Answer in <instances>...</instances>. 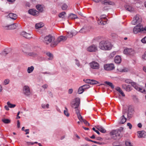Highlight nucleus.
I'll use <instances>...</instances> for the list:
<instances>
[{"instance_id":"obj_46","label":"nucleus","mask_w":146,"mask_h":146,"mask_svg":"<svg viewBox=\"0 0 146 146\" xmlns=\"http://www.w3.org/2000/svg\"><path fill=\"white\" fill-rule=\"evenodd\" d=\"M2 121L5 123H9L10 122V120L8 119H2Z\"/></svg>"},{"instance_id":"obj_60","label":"nucleus","mask_w":146,"mask_h":146,"mask_svg":"<svg viewBox=\"0 0 146 146\" xmlns=\"http://www.w3.org/2000/svg\"><path fill=\"white\" fill-rule=\"evenodd\" d=\"M42 87L44 89H45L47 88L48 87V85L46 84H44L43 85Z\"/></svg>"},{"instance_id":"obj_55","label":"nucleus","mask_w":146,"mask_h":146,"mask_svg":"<svg viewBox=\"0 0 146 146\" xmlns=\"http://www.w3.org/2000/svg\"><path fill=\"white\" fill-rule=\"evenodd\" d=\"M68 7V6L66 4H64L62 7V8L63 10H65L67 9Z\"/></svg>"},{"instance_id":"obj_2","label":"nucleus","mask_w":146,"mask_h":146,"mask_svg":"<svg viewBox=\"0 0 146 146\" xmlns=\"http://www.w3.org/2000/svg\"><path fill=\"white\" fill-rule=\"evenodd\" d=\"M125 82L128 84H131V86L137 91L143 93H146V91L143 87L138 85L134 82H132L130 80L126 79L125 80Z\"/></svg>"},{"instance_id":"obj_16","label":"nucleus","mask_w":146,"mask_h":146,"mask_svg":"<svg viewBox=\"0 0 146 146\" xmlns=\"http://www.w3.org/2000/svg\"><path fill=\"white\" fill-rule=\"evenodd\" d=\"M92 139H94L96 137H90ZM97 139L98 140L101 141H102L101 143L103 144H106L108 143L109 141L108 140L109 139L108 137H96Z\"/></svg>"},{"instance_id":"obj_27","label":"nucleus","mask_w":146,"mask_h":146,"mask_svg":"<svg viewBox=\"0 0 146 146\" xmlns=\"http://www.w3.org/2000/svg\"><path fill=\"white\" fill-rule=\"evenodd\" d=\"M96 129L102 133H105L106 132V129L102 126H97L96 127Z\"/></svg>"},{"instance_id":"obj_21","label":"nucleus","mask_w":146,"mask_h":146,"mask_svg":"<svg viewBox=\"0 0 146 146\" xmlns=\"http://www.w3.org/2000/svg\"><path fill=\"white\" fill-rule=\"evenodd\" d=\"M110 136L113 137L120 136H121L120 134L119 133V132H118L117 130H115L111 131L110 133Z\"/></svg>"},{"instance_id":"obj_3","label":"nucleus","mask_w":146,"mask_h":146,"mask_svg":"<svg viewBox=\"0 0 146 146\" xmlns=\"http://www.w3.org/2000/svg\"><path fill=\"white\" fill-rule=\"evenodd\" d=\"M133 32L134 34L142 32L146 33V27L143 28L142 24L136 25L133 29Z\"/></svg>"},{"instance_id":"obj_12","label":"nucleus","mask_w":146,"mask_h":146,"mask_svg":"<svg viewBox=\"0 0 146 146\" xmlns=\"http://www.w3.org/2000/svg\"><path fill=\"white\" fill-rule=\"evenodd\" d=\"M123 53L126 55H132L135 54V51L131 48H126L124 49Z\"/></svg>"},{"instance_id":"obj_9","label":"nucleus","mask_w":146,"mask_h":146,"mask_svg":"<svg viewBox=\"0 0 146 146\" xmlns=\"http://www.w3.org/2000/svg\"><path fill=\"white\" fill-rule=\"evenodd\" d=\"M23 94L26 96H30L31 94V89L27 85L24 86L23 88Z\"/></svg>"},{"instance_id":"obj_19","label":"nucleus","mask_w":146,"mask_h":146,"mask_svg":"<svg viewBox=\"0 0 146 146\" xmlns=\"http://www.w3.org/2000/svg\"><path fill=\"white\" fill-rule=\"evenodd\" d=\"M106 18V16L105 15H101L100 18L98 19V23L99 24L104 25L106 24V22H103V19H105Z\"/></svg>"},{"instance_id":"obj_33","label":"nucleus","mask_w":146,"mask_h":146,"mask_svg":"<svg viewBox=\"0 0 146 146\" xmlns=\"http://www.w3.org/2000/svg\"><path fill=\"white\" fill-rule=\"evenodd\" d=\"M79 119L81 122L84 123V124H85L86 125H90V124L88 123V122L85 119H83L82 117L81 118H80Z\"/></svg>"},{"instance_id":"obj_52","label":"nucleus","mask_w":146,"mask_h":146,"mask_svg":"<svg viewBox=\"0 0 146 146\" xmlns=\"http://www.w3.org/2000/svg\"><path fill=\"white\" fill-rule=\"evenodd\" d=\"M99 82L97 81L94 80H91L90 84H94L98 83Z\"/></svg>"},{"instance_id":"obj_50","label":"nucleus","mask_w":146,"mask_h":146,"mask_svg":"<svg viewBox=\"0 0 146 146\" xmlns=\"http://www.w3.org/2000/svg\"><path fill=\"white\" fill-rule=\"evenodd\" d=\"M76 112L77 114L78 118L79 119L80 118H81L82 116L80 113L79 110H76Z\"/></svg>"},{"instance_id":"obj_14","label":"nucleus","mask_w":146,"mask_h":146,"mask_svg":"<svg viewBox=\"0 0 146 146\" xmlns=\"http://www.w3.org/2000/svg\"><path fill=\"white\" fill-rule=\"evenodd\" d=\"M18 26L17 24H14L11 25H5L3 26L6 30L13 29H16Z\"/></svg>"},{"instance_id":"obj_49","label":"nucleus","mask_w":146,"mask_h":146,"mask_svg":"<svg viewBox=\"0 0 146 146\" xmlns=\"http://www.w3.org/2000/svg\"><path fill=\"white\" fill-rule=\"evenodd\" d=\"M28 55L30 56H35L37 55V54L35 52H31L29 53Z\"/></svg>"},{"instance_id":"obj_58","label":"nucleus","mask_w":146,"mask_h":146,"mask_svg":"<svg viewBox=\"0 0 146 146\" xmlns=\"http://www.w3.org/2000/svg\"><path fill=\"white\" fill-rule=\"evenodd\" d=\"M92 129L94 131L96 132L99 135L100 133L99 131L98 130V129H96L94 127H93L92 128Z\"/></svg>"},{"instance_id":"obj_6","label":"nucleus","mask_w":146,"mask_h":146,"mask_svg":"<svg viewBox=\"0 0 146 146\" xmlns=\"http://www.w3.org/2000/svg\"><path fill=\"white\" fill-rule=\"evenodd\" d=\"M90 68L94 70H98L100 68V64L95 61H93L89 64Z\"/></svg>"},{"instance_id":"obj_7","label":"nucleus","mask_w":146,"mask_h":146,"mask_svg":"<svg viewBox=\"0 0 146 146\" xmlns=\"http://www.w3.org/2000/svg\"><path fill=\"white\" fill-rule=\"evenodd\" d=\"M55 40V38L53 36L51 35H49L46 36L44 38L43 42L46 44H48L49 43L52 42H54Z\"/></svg>"},{"instance_id":"obj_30","label":"nucleus","mask_w":146,"mask_h":146,"mask_svg":"<svg viewBox=\"0 0 146 146\" xmlns=\"http://www.w3.org/2000/svg\"><path fill=\"white\" fill-rule=\"evenodd\" d=\"M8 16L11 19L15 20L17 18V15L15 14L11 13L9 14Z\"/></svg>"},{"instance_id":"obj_13","label":"nucleus","mask_w":146,"mask_h":146,"mask_svg":"<svg viewBox=\"0 0 146 146\" xmlns=\"http://www.w3.org/2000/svg\"><path fill=\"white\" fill-rule=\"evenodd\" d=\"M126 113H125L124 111H123V115L120 117L118 120V123L119 124H124L126 121L127 119L125 117Z\"/></svg>"},{"instance_id":"obj_38","label":"nucleus","mask_w":146,"mask_h":146,"mask_svg":"<svg viewBox=\"0 0 146 146\" xmlns=\"http://www.w3.org/2000/svg\"><path fill=\"white\" fill-rule=\"evenodd\" d=\"M7 105L8 106L9 108H14L16 106V105L15 104H12L10 103L9 102H7Z\"/></svg>"},{"instance_id":"obj_48","label":"nucleus","mask_w":146,"mask_h":146,"mask_svg":"<svg viewBox=\"0 0 146 146\" xmlns=\"http://www.w3.org/2000/svg\"><path fill=\"white\" fill-rule=\"evenodd\" d=\"M83 88L84 89V90H85L87 89H88L90 87V86L89 85L86 84L83 85L82 86Z\"/></svg>"},{"instance_id":"obj_44","label":"nucleus","mask_w":146,"mask_h":146,"mask_svg":"<svg viewBox=\"0 0 146 146\" xmlns=\"http://www.w3.org/2000/svg\"><path fill=\"white\" fill-rule=\"evenodd\" d=\"M116 54V52L115 51H113L112 52L110 53V54L109 56V57L110 58H112Z\"/></svg>"},{"instance_id":"obj_47","label":"nucleus","mask_w":146,"mask_h":146,"mask_svg":"<svg viewBox=\"0 0 146 146\" xmlns=\"http://www.w3.org/2000/svg\"><path fill=\"white\" fill-rule=\"evenodd\" d=\"M85 139L86 140L89 141H91L92 142H93L94 143H100V142L97 141H94V140H91L88 137H85Z\"/></svg>"},{"instance_id":"obj_8","label":"nucleus","mask_w":146,"mask_h":146,"mask_svg":"<svg viewBox=\"0 0 146 146\" xmlns=\"http://www.w3.org/2000/svg\"><path fill=\"white\" fill-rule=\"evenodd\" d=\"M80 99L78 98H75L71 102V107L75 109L77 108L79 106Z\"/></svg>"},{"instance_id":"obj_53","label":"nucleus","mask_w":146,"mask_h":146,"mask_svg":"<svg viewBox=\"0 0 146 146\" xmlns=\"http://www.w3.org/2000/svg\"><path fill=\"white\" fill-rule=\"evenodd\" d=\"M72 35H71L70 36H69L70 37H72L73 36L75 35H76L77 34V32L76 31H75L73 30L72 31Z\"/></svg>"},{"instance_id":"obj_42","label":"nucleus","mask_w":146,"mask_h":146,"mask_svg":"<svg viewBox=\"0 0 146 146\" xmlns=\"http://www.w3.org/2000/svg\"><path fill=\"white\" fill-rule=\"evenodd\" d=\"M47 56L49 57L48 59L50 60H52L53 58V56L52 55L50 52H48L46 53Z\"/></svg>"},{"instance_id":"obj_57","label":"nucleus","mask_w":146,"mask_h":146,"mask_svg":"<svg viewBox=\"0 0 146 146\" xmlns=\"http://www.w3.org/2000/svg\"><path fill=\"white\" fill-rule=\"evenodd\" d=\"M86 29L85 28H83L80 31V32L81 33H84L86 32Z\"/></svg>"},{"instance_id":"obj_17","label":"nucleus","mask_w":146,"mask_h":146,"mask_svg":"<svg viewBox=\"0 0 146 146\" xmlns=\"http://www.w3.org/2000/svg\"><path fill=\"white\" fill-rule=\"evenodd\" d=\"M36 8L38 10L39 13H42L43 12L44 9V7L43 5L41 4H38L36 5Z\"/></svg>"},{"instance_id":"obj_15","label":"nucleus","mask_w":146,"mask_h":146,"mask_svg":"<svg viewBox=\"0 0 146 146\" xmlns=\"http://www.w3.org/2000/svg\"><path fill=\"white\" fill-rule=\"evenodd\" d=\"M28 13L31 15L35 16L38 15L39 14L38 11L34 9H29L28 11Z\"/></svg>"},{"instance_id":"obj_5","label":"nucleus","mask_w":146,"mask_h":146,"mask_svg":"<svg viewBox=\"0 0 146 146\" xmlns=\"http://www.w3.org/2000/svg\"><path fill=\"white\" fill-rule=\"evenodd\" d=\"M142 19L140 16L138 15H135L131 21V23L133 25H139L141 24Z\"/></svg>"},{"instance_id":"obj_18","label":"nucleus","mask_w":146,"mask_h":146,"mask_svg":"<svg viewBox=\"0 0 146 146\" xmlns=\"http://www.w3.org/2000/svg\"><path fill=\"white\" fill-rule=\"evenodd\" d=\"M21 35L25 38L30 39L32 37V34L28 33L25 32H23L21 33Z\"/></svg>"},{"instance_id":"obj_22","label":"nucleus","mask_w":146,"mask_h":146,"mask_svg":"<svg viewBox=\"0 0 146 146\" xmlns=\"http://www.w3.org/2000/svg\"><path fill=\"white\" fill-rule=\"evenodd\" d=\"M121 59L120 56L117 55L115 56L114 58V62L115 63L119 64L121 62Z\"/></svg>"},{"instance_id":"obj_54","label":"nucleus","mask_w":146,"mask_h":146,"mask_svg":"<svg viewBox=\"0 0 146 146\" xmlns=\"http://www.w3.org/2000/svg\"><path fill=\"white\" fill-rule=\"evenodd\" d=\"M141 42L143 44H146V36L141 40Z\"/></svg>"},{"instance_id":"obj_4","label":"nucleus","mask_w":146,"mask_h":146,"mask_svg":"<svg viewBox=\"0 0 146 146\" xmlns=\"http://www.w3.org/2000/svg\"><path fill=\"white\" fill-rule=\"evenodd\" d=\"M67 39V37L66 36H60L56 40L53 42H52L51 44V46L52 47L56 46L57 44L61 42H63L65 41Z\"/></svg>"},{"instance_id":"obj_28","label":"nucleus","mask_w":146,"mask_h":146,"mask_svg":"<svg viewBox=\"0 0 146 146\" xmlns=\"http://www.w3.org/2000/svg\"><path fill=\"white\" fill-rule=\"evenodd\" d=\"M74 63L78 68H80L81 66L79 60L77 59H75L74 60Z\"/></svg>"},{"instance_id":"obj_23","label":"nucleus","mask_w":146,"mask_h":146,"mask_svg":"<svg viewBox=\"0 0 146 146\" xmlns=\"http://www.w3.org/2000/svg\"><path fill=\"white\" fill-rule=\"evenodd\" d=\"M138 136L140 137H145L146 136V132L144 131H139L137 132Z\"/></svg>"},{"instance_id":"obj_37","label":"nucleus","mask_w":146,"mask_h":146,"mask_svg":"<svg viewBox=\"0 0 146 146\" xmlns=\"http://www.w3.org/2000/svg\"><path fill=\"white\" fill-rule=\"evenodd\" d=\"M66 14L65 12H62L59 14L58 16L60 18H64L65 17Z\"/></svg>"},{"instance_id":"obj_31","label":"nucleus","mask_w":146,"mask_h":146,"mask_svg":"<svg viewBox=\"0 0 146 146\" xmlns=\"http://www.w3.org/2000/svg\"><path fill=\"white\" fill-rule=\"evenodd\" d=\"M44 25V24L42 22H40L36 23L35 26L36 29H38L42 28Z\"/></svg>"},{"instance_id":"obj_1","label":"nucleus","mask_w":146,"mask_h":146,"mask_svg":"<svg viewBox=\"0 0 146 146\" xmlns=\"http://www.w3.org/2000/svg\"><path fill=\"white\" fill-rule=\"evenodd\" d=\"M112 47L111 43L108 41L102 40L100 42L99 45V48L104 50H110Z\"/></svg>"},{"instance_id":"obj_45","label":"nucleus","mask_w":146,"mask_h":146,"mask_svg":"<svg viewBox=\"0 0 146 146\" xmlns=\"http://www.w3.org/2000/svg\"><path fill=\"white\" fill-rule=\"evenodd\" d=\"M10 80L9 79H7L5 80L3 82V85H6L9 83Z\"/></svg>"},{"instance_id":"obj_64","label":"nucleus","mask_w":146,"mask_h":146,"mask_svg":"<svg viewBox=\"0 0 146 146\" xmlns=\"http://www.w3.org/2000/svg\"><path fill=\"white\" fill-rule=\"evenodd\" d=\"M91 80H90V79H87L86 80V82L87 83L90 84Z\"/></svg>"},{"instance_id":"obj_26","label":"nucleus","mask_w":146,"mask_h":146,"mask_svg":"<svg viewBox=\"0 0 146 146\" xmlns=\"http://www.w3.org/2000/svg\"><path fill=\"white\" fill-rule=\"evenodd\" d=\"M100 1L103 4L105 5H112L113 3L109 0H100Z\"/></svg>"},{"instance_id":"obj_24","label":"nucleus","mask_w":146,"mask_h":146,"mask_svg":"<svg viewBox=\"0 0 146 146\" xmlns=\"http://www.w3.org/2000/svg\"><path fill=\"white\" fill-rule=\"evenodd\" d=\"M108 138H109V139L108 140L109 141L108 142L110 141V140H112L111 141H113V142H114V141H113V140H116L117 142H119V140L120 139L119 137H108ZM113 145L114 146H115V142L113 143Z\"/></svg>"},{"instance_id":"obj_43","label":"nucleus","mask_w":146,"mask_h":146,"mask_svg":"<svg viewBox=\"0 0 146 146\" xmlns=\"http://www.w3.org/2000/svg\"><path fill=\"white\" fill-rule=\"evenodd\" d=\"M104 83L110 86L112 88H114V86L113 85L112 83L108 81H105L104 82Z\"/></svg>"},{"instance_id":"obj_25","label":"nucleus","mask_w":146,"mask_h":146,"mask_svg":"<svg viewBox=\"0 0 146 146\" xmlns=\"http://www.w3.org/2000/svg\"><path fill=\"white\" fill-rule=\"evenodd\" d=\"M125 8L127 11L130 12H133L134 11V9L130 6L127 5L125 7Z\"/></svg>"},{"instance_id":"obj_20","label":"nucleus","mask_w":146,"mask_h":146,"mask_svg":"<svg viewBox=\"0 0 146 146\" xmlns=\"http://www.w3.org/2000/svg\"><path fill=\"white\" fill-rule=\"evenodd\" d=\"M122 86L123 88L127 92H129L132 89L131 86L129 85L123 84Z\"/></svg>"},{"instance_id":"obj_41","label":"nucleus","mask_w":146,"mask_h":146,"mask_svg":"<svg viewBox=\"0 0 146 146\" xmlns=\"http://www.w3.org/2000/svg\"><path fill=\"white\" fill-rule=\"evenodd\" d=\"M65 110L64 111V113L65 115L67 117L69 116V114L68 112V110L67 108H65Z\"/></svg>"},{"instance_id":"obj_40","label":"nucleus","mask_w":146,"mask_h":146,"mask_svg":"<svg viewBox=\"0 0 146 146\" xmlns=\"http://www.w3.org/2000/svg\"><path fill=\"white\" fill-rule=\"evenodd\" d=\"M84 91L82 87L81 86L78 89V93L79 94H81L83 93Z\"/></svg>"},{"instance_id":"obj_36","label":"nucleus","mask_w":146,"mask_h":146,"mask_svg":"<svg viewBox=\"0 0 146 146\" xmlns=\"http://www.w3.org/2000/svg\"><path fill=\"white\" fill-rule=\"evenodd\" d=\"M69 17L70 18L74 19L78 18L77 16L75 14L73 13H71L69 15Z\"/></svg>"},{"instance_id":"obj_34","label":"nucleus","mask_w":146,"mask_h":146,"mask_svg":"<svg viewBox=\"0 0 146 146\" xmlns=\"http://www.w3.org/2000/svg\"><path fill=\"white\" fill-rule=\"evenodd\" d=\"M34 69V67L33 66L29 67L27 69V72L28 73H30L33 72Z\"/></svg>"},{"instance_id":"obj_61","label":"nucleus","mask_w":146,"mask_h":146,"mask_svg":"<svg viewBox=\"0 0 146 146\" xmlns=\"http://www.w3.org/2000/svg\"><path fill=\"white\" fill-rule=\"evenodd\" d=\"M127 125L129 127L130 129H131L132 128V125L131 124L129 123H128L127 124Z\"/></svg>"},{"instance_id":"obj_29","label":"nucleus","mask_w":146,"mask_h":146,"mask_svg":"<svg viewBox=\"0 0 146 146\" xmlns=\"http://www.w3.org/2000/svg\"><path fill=\"white\" fill-rule=\"evenodd\" d=\"M117 70L118 71L121 72H127L129 70L127 68H118L117 69Z\"/></svg>"},{"instance_id":"obj_32","label":"nucleus","mask_w":146,"mask_h":146,"mask_svg":"<svg viewBox=\"0 0 146 146\" xmlns=\"http://www.w3.org/2000/svg\"><path fill=\"white\" fill-rule=\"evenodd\" d=\"M115 89L122 96L124 97L125 96V95L124 92L119 87H116Z\"/></svg>"},{"instance_id":"obj_56","label":"nucleus","mask_w":146,"mask_h":146,"mask_svg":"<svg viewBox=\"0 0 146 146\" xmlns=\"http://www.w3.org/2000/svg\"><path fill=\"white\" fill-rule=\"evenodd\" d=\"M124 129V128L122 127H120L118 129V130L117 131L118 132H119V133L121 134V132L123 131Z\"/></svg>"},{"instance_id":"obj_62","label":"nucleus","mask_w":146,"mask_h":146,"mask_svg":"<svg viewBox=\"0 0 146 146\" xmlns=\"http://www.w3.org/2000/svg\"><path fill=\"white\" fill-rule=\"evenodd\" d=\"M20 122L19 121V120H18L17 121V126L18 128H20Z\"/></svg>"},{"instance_id":"obj_39","label":"nucleus","mask_w":146,"mask_h":146,"mask_svg":"<svg viewBox=\"0 0 146 146\" xmlns=\"http://www.w3.org/2000/svg\"><path fill=\"white\" fill-rule=\"evenodd\" d=\"M41 106L43 109H48L49 108V105L48 104H42Z\"/></svg>"},{"instance_id":"obj_59","label":"nucleus","mask_w":146,"mask_h":146,"mask_svg":"<svg viewBox=\"0 0 146 146\" xmlns=\"http://www.w3.org/2000/svg\"><path fill=\"white\" fill-rule=\"evenodd\" d=\"M142 58L144 60H146V51L144 53V54L143 55Z\"/></svg>"},{"instance_id":"obj_35","label":"nucleus","mask_w":146,"mask_h":146,"mask_svg":"<svg viewBox=\"0 0 146 146\" xmlns=\"http://www.w3.org/2000/svg\"><path fill=\"white\" fill-rule=\"evenodd\" d=\"M124 111L125 113H126V111ZM133 111V110L131 108V109H129L128 112L127 113H126V114H127V116L128 117H130V115L132 114V113Z\"/></svg>"},{"instance_id":"obj_51","label":"nucleus","mask_w":146,"mask_h":146,"mask_svg":"<svg viewBox=\"0 0 146 146\" xmlns=\"http://www.w3.org/2000/svg\"><path fill=\"white\" fill-rule=\"evenodd\" d=\"M125 144L126 146H132L131 142L129 141H126Z\"/></svg>"},{"instance_id":"obj_63","label":"nucleus","mask_w":146,"mask_h":146,"mask_svg":"<svg viewBox=\"0 0 146 146\" xmlns=\"http://www.w3.org/2000/svg\"><path fill=\"white\" fill-rule=\"evenodd\" d=\"M27 143H28V144H29V145H33L35 143H36V144L38 142H35L34 143H32V142H27Z\"/></svg>"},{"instance_id":"obj_10","label":"nucleus","mask_w":146,"mask_h":146,"mask_svg":"<svg viewBox=\"0 0 146 146\" xmlns=\"http://www.w3.org/2000/svg\"><path fill=\"white\" fill-rule=\"evenodd\" d=\"M115 68L114 64L112 63L105 64L104 66V69L107 71L113 70Z\"/></svg>"},{"instance_id":"obj_11","label":"nucleus","mask_w":146,"mask_h":146,"mask_svg":"<svg viewBox=\"0 0 146 146\" xmlns=\"http://www.w3.org/2000/svg\"><path fill=\"white\" fill-rule=\"evenodd\" d=\"M86 50L91 52H96L97 50V46L95 44L91 45L87 48Z\"/></svg>"}]
</instances>
